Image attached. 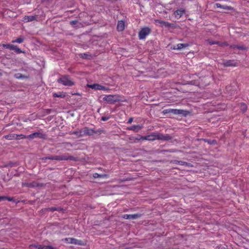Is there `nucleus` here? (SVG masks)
I'll use <instances>...</instances> for the list:
<instances>
[{
	"instance_id": "17",
	"label": "nucleus",
	"mask_w": 249,
	"mask_h": 249,
	"mask_svg": "<svg viewBox=\"0 0 249 249\" xmlns=\"http://www.w3.org/2000/svg\"><path fill=\"white\" fill-rule=\"evenodd\" d=\"M157 22L160 24L162 26H165L166 27H171L172 24L168 22L164 21L161 20H157Z\"/></svg>"
},
{
	"instance_id": "1",
	"label": "nucleus",
	"mask_w": 249,
	"mask_h": 249,
	"mask_svg": "<svg viewBox=\"0 0 249 249\" xmlns=\"http://www.w3.org/2000/svg\"><path fill=\"white\" fill-rule=\"evenodd\" d=\"M162 113L163 114L172 113L174 115H181L183 116H186L188 114L189 112L183 109L168 108L164 109L162 111Z\"/></svg>"
},
{
	"instance_id": "31",
	"label": "nucleus",
	"mask_w": 249,
	"mask_h": 249,
	"mask_svg": "<svg viewBox=\"0 0 249 249\" xmlns=\"http://www.w3.org/2000/svg\"><path fill=\"white\" fill-rule=\"evenodd\" d=\"M13 51H14L17 53H22V51L17 46L15 45Z\"/></svg>"
},
{
	"instance_id": "9",
	"label": "nucleus",
	"mask_w": 249,
	"mask_h": 249,
	"mask_svg": "<svg viewBox=\"0 0 249 249\" xmlns=\"http://www.w3.org/2000/svg\"><path fill=\"white\" fill-rule=\"evenodd\" d=\"M87 86L92 89H99V90H108V89L106 88L102 85L98 84H94L92 85H88Z\"/></svg>"
},
{
	"instance_id": "21",
	"label": "nucleus",
	"mask_w": 249,
	"mask_h": 249,
	"mask_svg": "<svg viewBox=\"0 0 249 249\" xmlns=\"http://www.w3.org/2000/svg\"><path fill=\"white\" fill-rule=\"evenodd\" d=\"M93 177L95 178H107L108 177V175L107 174H99L98 173H94L93 174Z\"/></svg>"
},
{
	"instance_id": "8",
	"label": "nucleus",
	"mask_w": 249,
	"mask_h": 249,
	"mask_svg": "<svg viewBox=\"0 0 249 249\" xmlns=\"http://www.w3.org/2000/svg\"><path fill=\"white\" fill-rule=\"evenodd\" d=\"M64 240L68 243H71L75 245H81V240H77L74 238H66L64 239Z\"/></svg>"
},
{
	"instance_id": "5",
	"label": "nucleus",
	"mask_w": 249,
	"mask_h": 249,
	"mask_svg": "<svg viewBox=\"0 0 249 249\" xmlns=\"http://www.w3.org/2000/svg\"><path fill=\"white\" fill-rule=\"evenodd\" d=\"M54 160H73V161H77V158L71 156H69L68 154H65L61 156H54Z\"/></svg>"
},
{
	"instance_id": "49",
	"label": "nucleus",
	"mask_w": 249,
	"mask_h": 249,
	"mask_svg": "<svg viewBox=\"0 0 249 249\" xmlns=\"http://www.w3.org/2000/svg\"><path fill=\"white\" fill-rule=\"evenodd\" d=\"M226 90L228 91H231V86H229V87H227L226 88Z\"/></svg>"
},
{
	"instance_id": "50",
	"label": "nucleus",
	"mask_w": 249,
	"mask_h": 249,
	"mask_svg": "<svg viewBox=\"0 0 249 249\" xmlns=\"http://www.w3.org/2000/svg\"><path fill=\"white\" fill-rule=\"evenodd\" d=\"M230 47L232 49L237 48V45H231L230 46Z\"/></svg>"
},
{
	"instance_id": "4",
	"label": "nucleus",
	"mask_w": 249,
	"mask_h": 249,
	"mask_svg": "<svg viewBox=\"0 0 249 249\" xmlns=\"http://www.w3.org/2000/svg\"><path fill=\"white\" fill-rule=\"evenodd\" d=\"M57 82L66 86H71L74 85L73 82L71 81L70 77L67 75L61 77L57 80Z\"/></svg>"
},
{
	"instance_id": "46",
	"label": "nucleus",
	"mask_w": 249,
	"mask_h": 249,
	"mask_svg": "<svg viewBox=\"0 0 249 249\" xmlns=\"http://www.w3.org/2000/svg\"><path fill=\"white\" fill-rule=\"evenodd\" d=\"M133 120V118L132 117L130 118L127 122V123L131 124Z\"/></svg>"
},
{
	"instance_id": "29",
	"label": "nucleus",
	"mask_w": 249,
	"mask_h": 249,
	"mask_svg": "<svg viewBox=\"0 0 249 249\" xmlns=\"http://www.w3.org/2000/svg\"><path fill=\"white\" fill-rule=\"evenodd\" d=\"M174 163H177V164H178L179 165H186L188 164V163L186 162L183 161H179V160H174Z\"/></svg>"
},
{
	"instance_id": "24",
	"label": "nucleus",
	"mask_w": 249,
	"mask_h": 249,
	"mask_svg": "<svg viewBox=\"0 0 249 249\" xmlns=\"http://www.w3.org/2000/svg\"><path fill=\"white\" fill-rule=\"evenodd\" d=\"M24 40V37L20 36L17 38L16 40H12V43H21L23 42Z\"/></svg>"
},
{
	"instance_id": "28",
	"label": "nucleus",
	"mask_w": 249,
	"mask_h": 249,
	"mask_svg": "<svg viewBox=\"0 0 249 249\" xmlns=\"http://www.w3.org/2000/svg\"><path fill=\"white\" fill-rule=\"evenodd\" d=\"M240 107L243 112H245L247 109V106L245 103H241Z\"/></svg>"
},
{
	"instance_id": "51",
	"label": "nucleus",
	"mask_w": 249,
	"mask_h": 249,
	"mask_svg": "<svg viewBox=\"0 0 249 249\" xmlns=\"http://www.w3.org/2000/svg\"><path fill=\"white\" fill-rule=\"evenodd\" d=\"M83 55H84V56H82V57H85V58H86V57H85V55H86V54L84 53V54H83Z\"/></svg>"
},
{
	"instance_id": "20",
	"label": "nucleus",
	"mask_w": 249,
	"mask_h": 249,
	"mask_svg": "<svg viewBox=\"0 0 249 249\" xmlns=\"http://www.w3.org/2000/svg\"><path fill=\"white\" fill-rule=\"evenodd\" d=\"M5 138L7 140H16V138H17L16 134H10L4 136Z\"/></svg>"
},
{
	"instance_id": "27",
	"label": "nucleus",
	"mask_w": 249,
	"mask_h": 249,
	"mask_svg": "<svg viewBox=\"0 0 249 249\" xmlns=\"http://www.w3.org/2000/svg\"><path fill=\"white\" fill-rule=\"evenodd\" d=\"M17 138H16V140H20L23 139H28V135H24L23 134H17Z\"/></svg>"
},
{
	"instance_id": "37",
	"label": "nucleus",
	"mask_w": 249,
	"mask_h": 249,
	"mask_svg": "<svg viewBox=\"0 0 249 249\" xmlns=\"http://www.w3.org/2000/svg\"><path fill=\"white\" fill-rule=\"evenodd\" d=\"M216 7H217V8H223V9H230V8H227L225 7L224 6L221 5L220 4H219V3H216Z\"/></svg>"
},
{
	"instance_id": "40",
	"label": "nucleus",
	"mask_w": 249,
	"mask_h": 249,
	"mask_svg": "<svg viewBox=\"0 0 249 249\" xmlns=\"http://www.w3.org/2000/svg\"><path fill=\"white\" fill-rule=\"evenodd\" d=\"M206 142V141H205ZM207 142L211 144H214L216 143V141L215 140H213V141H207Z\"/></svg>"
},
{
	"instance_id": "41",
	"label": "nucleus",
	"mask_w": 249,
	"mask_h": 249,
	"mask_svg": "<svg viewBox=\"0 0 249 249\" xmlns=\"http://www.w3.org/2000/svg\"><path fill=\"white\" fill-rule=\"evenodd\" d=\"M77 23V20H72V21H71L70 22V24L72 26H74V25H76Z\"/></svg>"
},
{
	"instance_id": "32",
	"label": "nucleus",
	"mask_w": 249,
	"mask_h": 249,
	"mask_svg": "<svg viewBox=\"0 0 249 249\" xmlns=\"http://www.w3.org/2000/svg\"><path fill=\"white\" fill-rule=\"evenodd\" d=\"M207 42L209 43V44L211 45H214V44H219V41H212L211 40H210V39H208L207 40Z\"/></svg>"
},
{
	"instance_id": "18",
	"label": "nucleus",
	"mask_w": 249,
	"mask_h": 249,
	"mask_svg": "<svg viewBox=\"0 0 249 249\" xmlns=\"http://www.w3.org/2000/svg\"><path fill=\"white\" fill-rule=\"evenodd\" d=\"M184 11L182 9L177 10L174 12L175 16L177 18H180L183 14Z\"/></svg>"
},
{
	"instance_id": "3",
	"label": "nucleus",
	"mask_w": 249,
	"mask_h": 249,
	"mask_svg": "<svg viewBox=\"0 0 249 249\" xmlns=\"http://www.w3.org/2000/svg\"><path fill=\"white\" fill-rule=\"evenodd\" d=\"M104 131L102 129H98L97 130H95L93 129L89 128L88 127H84L82 129V132L83 133V136L84 135H93L94 134H101Z\"/></svg>"
},
{
	"instance_id": "44",
	"label": "nucleus",
	"mask_w": 249,
	"mask_h": 249,
	"mask_svg": "<svg viewBox=\"0 0 249 249\" xmlns=\"http://www.w3.org/2000/svg\"><path fill=\"white\" fill-rule=\"evenodd\" d=\"M129 140H140V138H135L134 137H130L129 138Z\"/></svg>"
},
{
	"instance_id": "13",
	"label": "nucleus",
	"mask_w": 249,
	"mask_h": 249,
	"mask_svg": "<svg viewBox=\"0 0 249 249\" xmlns=\"http://www.w3.org/2000/svg\"><path fill=\"white\" fill-rule=\"evenodd\" d=\"M172 137L169 134H163L160 133L159 140H162L164 141H167L171 140Z\"/></svg>"
},
{
	"instance_id": "12",
	"label": "nucleus",
	"mask_w": 249,
	"mask_h": 249,
	"mask_svg": "<svg viewBox=\"0 0 249 249\" xmlns=\"http://www.w3.org/2000/svg\"><path fill=\"white\" fill-rule=\"evenodd\" d=\"M143 127L142 125H133L130 127L127 128V130H132L135 132H138L140 130L142 129Z\"/></svg>"
},
{
	"instance_id": "33",
	"label": "nucleus",
	"mask_w": 249,
	"mask_h": 249,
	"mask_svg": "<svg viewBox=\"0 0 249 249\" xmlns=\"http://www.w3.org/2000/svg\"><path fill=\"white\" fill-rule=\"evenodd\" d=\"M47 211H49L53 212V211H56L57 209H56V207H50V208H47Z\"/></svg>"
},
{
	"instance_id": "11",
	"label": "nucleus",
	"mask_w": 249,
	"mask_h": 249,
	"mask_svg": "<svg viewBox=\"0 0 249 249\" xmlns=\"http://www.w3.org/2000/svg\"><path fill=\"white\" fill-rule=\"evenodd\" d=\"M140 214H124L123 217L126 219H136L141 216Z\"/></svg>"
},
{
	"instance_id": "30",
	"label": "nucleus",
	"mask_w": 249,
	"mask_h": 249,
	"mask_svg": "<svg viewBox=\"0 0 249 249\" xmlns=\"http://www.w3.org/2000/svg\"><path fill=\"white\" fill-rule=\"evenodd\" d=\"M160 133H153V139L154 141L158 140H159Z\"/></svg>"
},
{
	"instance_id": "23",
	"label": "nucleus",
	"mask_w": 249,
	"mask_h": 249,
	"mask_svg": "<svg viewBox=\"0 0 249 249\" xmlns=\"http://www.w3.org/2000/svg\"><path fill=\"white\" fill-rule=\"evenodd\" d=\"M65 96V93L64 92H59L53 93V97H54L64 98Z\"/></svg>"
},
{
	"instance_id": "15",
	"label": "nucleus",
	"mask_w": 249,
	"mask_h": 249,
	"mask_svg": "<svg viewBox=\"0 0 249 249\" xmlns=\"http://www.w3.org/2000/svg\"><path fill=\"white\" fill-rule=\"evenodd\" d=\"M222 64L225 67H234L236 66V63L231 60L224 61Z\"/></svg>"
},
{
	"instance_id": "45",
	"label": "nucleus",
	"mask_w": 249,
	"mask_h": 249,
	"mask_svg": "<svg viewBox=\"0 0 249 249\" xmlns=\"http://www.w3.org/2000/svg\"><path fill=\"white\" fill-rule=\"evenodd\" d=\"M6 200H8L9 201H12L14 200L13 197H8L6 196Z\"/></svg>"
},
{
	"instance_id": "25",
	"label": "nucleus",
	"mask_w": 249,
	"mask_h": 249,
	"mask_svg": "<svg viewBox=\"0 0 249 249\" xmlns=\"http://www.w3.org/2000/svg\"><path fill=\"white\" fill-rule=\"evenodd\" d=\"M14 77L17 79H24L27 78V76H25L20 73H16L14 75Z\"/></svg>"
},
{
	"instance_id": "6",
	"label": "nucleus",
	"mask_w": 249,
	"mask_h": 249,
	"mask_svg": "<svg viewBox=\"0 0 249 249\" xmlns=\"http://www.w3.org/2000/svg\"><path fill=\"white\" fill-rule=\"evenodd\" d=\"M151 32L150 28L149 27H144L142 28L139 33V38L140 39H144Z\"/></svg>"
},
{
	"instance_id": "7",
	"label": "nucleus",
	"mask_w": 249,
	"mask_h": 249,
	"mask_svg": "<svg viewBox=\"0 0 249 249\" xmlns=\"http://www.w3.org/2000/svg\"><path fill=\"white\" fill-rule=\"evenodd\" d=\"M37 138L46 139L47 138V135L45 133L40 132H36L28 135V139L29 140H33Z\"/></svg>"
},
{
	"instance_id": "39",
	"label": "nucleus",
	"mask_w": 249,
	"mask_h": 249,
	"mask_svg": "<svg viewBox=\"0 0 249 249\" xmlns=\"http://www.w3.org/2000/svg\"><path fill=\"white\" fill-rule=\"evenodd\" d=\"M110 118L109 116L107 117V116H103L101 118V120L103 121H106L108 120Z\"/></svg>"
},
{
	"instance_id": "36",
	"label": "nucleus",
	"mask_w": 249,
	"mask_h": 249,
	"mask_svg": "<svg viewBox=\"0 0 249 249\" xmlns=\"http://www.w3.org/2000/svg\"><path fill=\"white\" fill-rule=\"evenodd\" d=\"M53 158H54V156H50V157H46L43 158L42 159V160H45L47 159L54 160Z\"/></svg>"
},
{
	"instance_id": "2",
	"label": "nucleus",
	"mask_w": 249,
	"mask_h": 249,
	"mask_svg": "<svg viewBox=\"0 0 249 249\" xmlns=\"http://www.w3.org/2000/svg\"><path fill=\"white\" fill-rule=\"evenodd\" d=\"M120 96L117 94L106 95L103 98L104 101L109 104H114L117 102L120 101Z\"/></svg>"
},
{
	"instance_id": "16",
	"label": "nucleus",
	"mask_w": 249,
	"mask_h": 249,
	"mask_svg": "<svg viewBox=\"0 0 249 249\" xmlns=\"http://www.w3.org/2000/svg\"><path fill=\"white\" fill-rule=\"evenodd\" d=\"M125 27L124 22L123 20L119 21L117 24V29L118 31H122Z\"/></svg>"
},
{
	"instance_id": "42",
	"label": "nucleus",
	"mask_w": 249,
	"mask_h": 249,
	"mask_svg": "<svg viewBox=\"0 0 249 249\" xmlns=\"http://www.w3.org/2000/svg\"><path fill=\"white\" fill-rule=\"evenodd\" d=\"M6 200V196H0V202L1 201H4Z\"/></svg>"
},
{
	"instance_id": "10",
	"label": "nucleus",
	"mask_w": 249,
	"mask_h": 249,
	"mask_svg": "<svg viewBox=\"0 0 249 249\" xmlns=\"http://www.w3.org/2000/svg\"><path fill=\"white\" fill-rule=\"evenodd\" d=\"M37 16H25L22 19L24 22L32 21L36 19Z\"/></svg>"
},
{
	"instance_id": "38",
	"label": "nucleus",
	"mask_w": 249,
	"mask_h": 249,
	"mask_svg": "<svg viewBox=\"0 0 249 249\" xmlns=\"http://www.w3.org/2000/svg\"><path fill=\"white\" fill-rule=\"evenodd\" d=\"M219 46L225 47L228 46V44L227 42L221 43L219 42V44H218Z\"/></svg>"
},
{
	"instance_id": "48",
	"label": "nucleus",
	"mask_w": 249,
	"mask_h": 249,
	"mask_svg": "<svg viewBox=\"0 0 249 249\" xmlns=\"http://www.w3.org/2000/svg\"><path fill=\"white\" fill-rule=\"evenodd\" d=\"M15 46L14 45H12L11 44L10 46V48L9 49L11 50H13V48H14L15 47Z\"/></svg>"
},
{
	"instance_id": "19",
	"label": "nucleus",
	"mask_w": 249,
	"mask_h": 249,
	"mask_svg": "<svg viewBox=\"0 0 249 249\" xmlns=\"http://www.w3.org/2000/svg\"><path fill=\"white\" fill-rule=\"evenodd\" d=\"M140 139L142 140H148V141H153V133L150 135H147L145 136H141Z\"/></svg>"
},
{
	"instance_id": "26",
	"label": "nucleus",
	"mask_w": 249,
	"mask_h": 249,
	"mask_svg": "<svg viewBox=\"0 0 249 249\" xmlns=\"http://www.w3.org/2000/svg\"><path fill=\"white\" fill-rule=\"evenodd\" d=\"M82 129L78 131H74L71 133V134L76 135L79 137L83 136Z\"/></svg>"
},
{
	"instance_id": "47",
	"label": "nucleus",
	"mask_w": 249,
	"mask_h": 249,
	"mask_svg": "<svg viewBox=\"0 0 249 249\" xmlns=\"http://www.w3.org/2000/svg\"><path fill=\"white\" fill-rule=\"evenodd\" d=\"M56 209L57 210L56 211H59V212L63 211V209L61 208L60 207H56Z\"/></svg>"
},
{
	"instance_id": "14",
	"label": "nucleus",
	"mask_w": 249,
	"mask_h": 249,
	"mask_svg": "<svg viewBox=\"0 0 249 249\" xmlns=\"http://www.w3.org/2000/svg\"><path fill=\"white\" fill-rule=\"evenodd\" d=\"M189 46V45L188 43H179L176 45H174L172 48L174 50H180L183 48L187 47Z\"/></svg>"
},
{
	"instance_id": "34",
	"label": "nucleus",
	"mask_w": 249,
	"mask_h": 249,
	"mask_svg": "<svg viewBox=\"0 0 249 249\" xmlns=\"http://www.w3.org/2000/svg\"><path fill=\"white\" fill-rule=\"evenodd\" d=\"M237 49L239 50H244L246 49V47L243 45H237Z\"/></svg>"
},
{
	"instance_id": "52",
	"label": "nucleus",
	"mask_w": 249,
	"mask_h": 249,
	"mask_svg": "<svg viewBox=\"0 0 249 249\" xmlns=\"http://www.w3.org/2000/svg\"><path fill=\"white\" fill-rule=\"evenodd\" d=\"M83 55H84V56H82V57H85V58H86V57H85V55H86V54L84 53V54H83Z\"/></svg>"
},
{
	"instance_id": "35",
	"label": "nucleus",
	"mask_w": 249,
	"mask_h": 249,
	"mask_svg": "<svg viewBox=\"0 0 249 249\" xmlns=\"http://www.w3.org/2000/svg\"><path fill=\"white\" fill-rule=\"evenodd\" d=\"M44 249H57L56 248L53 247L52 246L48 245V246H45V247L44 248Z\"/></svg>"
},
{
	"instance_id": "22",
	"label": "nucleus",
	"mask_w": 249,
	"mask_h": 249,
	"mask_svg": "<svg viewBox=\"0 0 249 249\" xmlns=\"http://www.w3.org/2000/svg\"><path fill=\"white\" fill-rule=\"evenodd\" d=\"M23 186H26L30 188L35 187L37 186V183L35 182L32 183H23L22 184Z\"/></svg>"
},
{
	"instance_id": "43",
	"label": "nucleus",
	"mask_w": 249,
	"mask_h": 249,
	"mask_svg": "<svg viewBox=\"0 0 249 249\" xmlns=\"http://www.w3.org/2000/svg\"><path fill=\"white\" fill-rule=\"evenodd\" d=\"M11 44H3V46L4 48H6V49H9L10 48V46Z\"/></svg>"
}]
</instances>
